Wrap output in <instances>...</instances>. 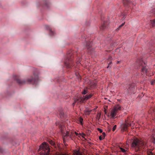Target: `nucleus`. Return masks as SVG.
Segmentation results:
<instances>
[{"mask_svg":"<svg viewBox=\"0 0 155 155\" xmlns=\"http://www.w3.org/2000/svg\"><path fill=\"white\" fill-rule=\"evenodd\" d=\"M132 146L135 148L136 152L138 151L134 155H144L145 154V152L142 150L146 149V143L145 142L136 139L133 140Z\"/></svg>","mask_w":155,"mask_h":155,"instance_id":"1","label":"nucleus"},{"mask_svg":"<svg viewBox=\"0 0 155 155\" xmlns=\"http://www.w3.org/2000/svg\"><path fill=\"white\" fill-rule=\"evenodd\" d=\"M14 79L20 85H24L26 84H36L38 81V77L37 74L34 73L32 76L26 80L21 79L20 77L18 75H15Z\"/></svg>","mask_w":155,"mask_h":155,"instance_id":"2","label":"nucleus"},{"mask_svg":"<svg viewBox=\"0 0 155 155\" xmlns=\"http://www.w3.org/2000/svg\"><path fill=\"white\" fill-rule=\"evenodd\" d=\"M56 125L58 126L61 130V132L62 134L64 140L66 139V137L68 136L70 138H71L73 136V134L71 131H66L65 127L64 125V124L61 122H57L56 123Z\"/></svg>","mask_w":155,"mask_h":155,"instance_id":"3","label":"nucleus"},{"mask_svg":"<svg viewBox=\"0 0 155 155\" xmlns=\"http://www.w3.org/2000/svg\"><path fill=\"white\" fill-rule=\"evenodd\" d=\"M42 150L40 155H49L50 148L48 144L45 142L43 143L39 147L38 151Z\"/></svg>","mask_w":155,"mask_h":155,"instance_id":"4","label":"nucleus"},{"mask_svg":"<svg viewBox=\"0 0 155 155\" xmlns=\"http://www.w3.org/2000/svg\"><path fill=\"white\" fill-rule=\"evenodd\" d=\"M139 68L141 69L140 71L142 75H147L148 73L149 69L145 62L142 60H140L138 63Z\"/></svg>","mask_w":155,"mask_h":155,"instance_id":"5","label":"nucleus"},{"mask_svg":"<svg viewBox=\"0 0 155 155\" xmlns=\"http://www.w3.org/2000/svg\"><path fill=\"white\" fill-rule=\"evenodd\" d=\"M73 56L71 53L68 54L65 57L64 61V65L68 68H71L73 66Z\"/></svg>","mask_w":155,"mask_h":155,"instance_id":"6","label":"nucleus"},{"mask_svg":"<svg viewBox=\"0 0 155 155\" xmlns=\"http://www.w3.org/2000/svg\"><path fill=\"white\" fill-rule=\"evenodd\" d=\"M121 109V107L119 105L116 106L113 109L111 110V116L113 118H114L116 116L118 111Z\"/></svg>","mask_w":155,"mask_h":155,"instance_id":"7","label":"nucleus"},{"mask_svg":"<svg viewBox=\"0 0 155 155\" xmlns=\"http://www.w3.org/2000/svg\"><path fill=\"white\" fill-rule=\"evenodd\" d=\"M92 96V94H89V95H86L85 97H79V101L80 103H83L86 102L87 100L91 98Z\"/></svg>","mask_w":155,"mask_h":155,"instance_id":"8","label":"nucleus"},{"mask_svg":"<svg viewBox=\"0 0 155 155\" xmlns=\"http://www.w3.org/2000/svg\"><path fill=\"white\" fill-rule=\"evenodd\" d=\"M120 128L121 132H123L125 131L126 129V120L124 122L120 123Z\"/></svg>","mask_w":155,"mask_h":155,"instance_id":"9","label":"nucleus"},{"mask_svg":"<svg viewBox=\"0 0 155 155\" xmlns=\"http://www.w3.org/2000/svg\"><path fill=\"white\" fill-rule=\"evenodd\" d=\"M135 89L134 84H132L130 87L128 88L127 90L129 93H132L134 92Z\"/></svg>","mask_w":155,"mask_h":155,"instance_id":"10","label":"nucleus"},{"mask_svg":"<svg viewBox=\"0 0 155 155\" xmlns=\"http://www.w3.org/2000/svg\"><path fill=\"white\" fill-rule=\"evenodd\" d=\"M84 40L85 41V45L86 46L87 48V49L90 50V48L92 46V43L91 42L88 41V40H86V39H84Z\"/></svg>","mask_w":155,"mask_h":155,"instance_id":"11","label":"nucleus"},{"mask_svg":"<svg viewBox=\"0 0 155 155\" xmlns=\"http://www.w3.org/2000/svg\"><path fill=\"white\" fill-rule=\"evenodd\" d=\"M46 28L47 29H48L49 30V34L50 35H54V33L53 31H52L51 29V27L49 26L48 25H46Z\"/></svg>","mask_w":155,"mask_h":155,"instance_id":"12","label":"nucleus"},{"mask_svg":"<svg viewBox=\"0 0 155 155\" xmlns=\"http://www.w3.org/2000/svg\"><path fill=\"white\" fill-rule=\"evenodd\" d=\"M76 103H80V102L79 101V97H77L75 98H74V102L73 103L72 105L74 106L75 105V104Z\"/></svg>","mask_w":155,"mask_h":155,"instance_id":"13","label":"nucleus"},{"mask_svg":"<svg viewBox=\"0 0 155 155\" xmlns=\"http://www.w3.org/2000/svg\"><path fill=\"white\" fill-rule=\"evenodd\" d=\"M88 92V91L87 90V88H85L84 91L82 92V94H85Z\"/></svg>","mask_w":155,"mask_h":155,"instance_id":"14","label":"nucleus"},{"mask_svg":"<svg viewBox=\"0 0 155 155\" xmlns=\"http://www.w3.org/2000/svg\"><path fill=\"white\" fill-rule=\"evenodd\" d=\"M106 25L105 24V22H104L103 24L102 25L101 27V30L104 29L106 28Z\"/></svg>","mask_w":155,"mask_h":155,"instance_id":"15","label":"nucleus"},{"mask_svg":"<svg viewBox=\"0 0 155 155\" xmlns=\"http://www.w3.org/2000/svg\"><path fill=\"white\" fill-rule=\"evenodd\" d=\"M78 121L80 122V124L81 125L83 124L82 122L83 121V119L82 117H79L78 119Z\"/></svg>","mask_w":155,"mask_h":155,"instance_id":"16","label":"nucleus"},{"mask_svg":"<svg viewBox=\"0 0 155 155\" xmlns=\"http://www.w3.org/2000/svg\"><path fill=\"white\" fill-rule=\"evenodd\" d=\"M151 24L152 26L153 27H154L155 26V19L151 21Z\"/></svg>","mask_w":155,"mask_h":155,"instance_id":"17","label":"nucleus"},{"mask_svg":"<svg viewBox=\"0 0 155 155\" xmlns=\"http://www.w3.org/2000/svg\"><path fill=\"white\" fill-rule=\"evenodd\" d=\"M125 24V22H124V23H122L121 25H120L118 28L116 30L117 31H118L121 27H122Z\"/></svg>","mask_w":155,"mask_h":155,"instance_id":"18","label":"nucleus"},{"mask_svg":"<svg viewBox=\"0 0 155 155\" xmlns=\"http://www.w3.org/2000/svg\"><path fill=\"white\" fill-rule=\"evenodd\" d=\"M147 155H155L153 154L152 152L150 151H147Z\"/></svg>","mask_w":155,"mask_h":155,"instance_id":"19","label":"nucleus"},{"mask_svg":"<svg viewBox=\"0 0 155 155\" xmlns=\"http://www.w3.org/2000/svg\"><path fill=\"white\" fill-rule=\"evenodd\" d=\"M49 143L52 146H54L55 145V143L51 140H50L49 141Z\"/></svg>","mask_w":155,"mask_h":155,"instance_id":"20","label":"nucleus"},{"mask_svg":"<svg viewBox=\"0 0 155 155\" xmlns=\"http://www.w3.org/2000/svg\"><path fill=\"white\" fill-rule=\"evenodd\" d=\"M152 142H153L154 144H155V138L153 136L152 137V139H151Z\"/></svg>","mask_w":155,"mask_h":155,"instance_id":"21","label":"nucleus"},{"mask_svg":"<svg viewBox=\"0 0 155 155\" xmlns=\"http://www.w3.org/2000/svg\"><path fill=\"white\" fill-rule=\"evenodd\" d=\"M100 116H101V114L99 113H98L97 114L96 117V118L97 119H98V120H99L100 118Z\"/></svg>","mask_w":155,"mask_h":155,"instance_id":"22","label":"nucleus"},{"mask_svg":"<svg viewBox=\"0 0 155 155\" xmlns=\"http://www.w3.org/2000/svg\"><path fill=\"white\" fill-rule=\"evenodd\" d=\"M81 60L80 59H79V60L78 61H77L76 62V64L77 66H79V64H80V61H81Z\"/></svg>","mask_w":155,"mask_h":155,"instance_id":"23","label":"nucleus"},{"mask_svg":"<svg viewBox=\"0 0 155 155\" xmlns=\"http://www.w3.org/2000/svg\"><path fill=\"white\" fill-rule=\"evenodd\" d=\"M116 127H117V125H115L113 127V128L112 131H114L115 130V129H116Z\"/></svg>","mask_w":155,"mask_h":155,"instance_id":"24","label":"nucleus"},{"mask_svg":"<svg viewBox=\"0 0 155 155\" xmlns=\"http://www.w3.org/2000/svg\"><path fill=\"white\" fill-rule=\"evenodd\" d=\"M90 112H91V111H89V110H87L86 112V114H87V115H89L90 113Z\"/></svg>","mask_w":155,"mask_h":155,"instance_id":"25","label":"nucleus"},{"mask_svg":"<svg viewBox=\"0 0 155 155\" xmlns=\"http://www.w3.org/2000/svg\"><path fill=\"white\" fill-rule=\"evenodd\" d=\"M97 130L101 133H102L103 132L102 130L100 128H98Z\"/></svg>","mask_w":155,"mask_h":155,"instance_id":"26","label":"nucleus"},{"mask_svg":"<svg viewBox=\"0 0 155 155\" xmlns=\"http://www.w3.org/2000/svg\"><path fill=\"white\" fill-rule=\"evenodd\" d=\"M3 152V150L0 147V153H2Z\"/></svg>","mask_w":155,"mask_h":155,"instance_id":"27","label":"nucleus"},{"mask_svg":"<svg viewBox=\"0 0 155 155\" xmlns=\"http://www.w3.org/2000/svg\"><path fill=\"white\" fill-rule=\"evenodd\" d=\"M120 149H121V151H122L123 152H125L126 151L124 149H123L122 148H121Z\"/></svg>","mask_w":155,"mask_h":155,"instance_id":"28","label":"nucleus"},{"mask_svg":"<svg viewBox=\"0 0 155 155\" xmlns=\"http://www.w3.org/2000/svg\"><path fill=\"white\" fill-rule=\"evenodd\" d=\"M105 135H106V134L105 133H104V132L103 133H102V135L103 136V137H104L105 136Z\"/></svg>","mask_w":155,"mask_h":155,"instance_id":"29","label":"nucleus"},{"mask_svg":"<svg viewBox=\"0 0 155 155\" xmlns=\"http://www.w3.org/2000/svg\"><path fill=\"white\" fill-rule=\"evenodd\" d=\"M151 110H153V113H154V112H155V109H154L153 108H151Z\"/></svg>","mask_w":155,"mask_h":155,"instance_id":"30","label":"nucleus"},{"mask_svg":"<svg viewBox=\"0 0 155 155\" xmlns=\"http://www.w3.org/2000/svg\"><path fill=\"white\" fill-rule=\"evenodd\" d=\"M76 76H77V77H78V78H80L81 77L80 76V75H78L77 74H76Z\"/></svg>","mask_w":155,"mask_h":155,"instance_id":"31","label":"nucleus"},{"mask_svg":"<svg viewBox=\"0 0 155 155\" xmlns=\"http://www.w3.org/2000/svg\"><path fill=\"white\" fill-rule=\"evenodd\" d=\"M80 134L83 137H84V136L85 135V134Z\"/></svg>","mask_w":155,"mask_h":155,"instance_id":"32","label":"nucleus"},{"mask_svg":"<svg viewBox=\"0 0 155 155\" xmlns=\"http://www.w3.org/2000/svg\"><path fill=\"white\" fill-rule=\"evenodd\" d=\"M99 139L100 140H102V137L101 136H100L99 137Z\"/></svg>","mask_w":155,"mask_h":155,"instance_id":"33","label":"nucleus"},{"mask_svg":"<svg viewBox=\"0 0 155 155\" xmlns=\"http://www.w3.org/2000/svg\"><path fill=\"white\" fill-rule=\"evenodd\" d=\"M104 111L105 114H107V110L104 108Z\"/></svg>","mask_w":155,"mask_h":155,"instance_id":"34","label":"nucleus"},{"mask_svg":"<svg viewBox=\"0 0 155 155\" xmlns=\"http://www.w3.org/2000/svg\"><path fill=\"white\" fill-rule=\"evenodd\" d=\"M74 133L75 134H76V136H78V133H77L76 132H74Z\"/></svg>","mask_w":155,"mask_h":155,"instance_id":"35","label":"nucleus"},{"mask_svg":"<svg viewBox=\"0 0 155 155\" xmlns=\"http://www.w3.org/2000/svg\"><path fill=\"white\" fill-rule=\"evenodd\" d=\"M154 82H155V81H152L151 82V84L152 85H153L154 84Z\"/></svg>","mask_w":155,"mask_h":155,"instance_id":"36","label":"nucleus"},{"mask_svg":"<svg viewBox=\"0 0 155 155\" xmlns=\"http://www.w3.org/2000/svg\"><path fill=\"white\" fill-rule=\"evenodd\" d=\"M153 14L155 16V9H154L153 10Z\"/></svg>","mask_w":155,"mask_h":155,"instance_id":"37","label":"nucleus"},{"mask_svg":"<svg viewBox=\"0 0 155 155\" xmlns=\"http://www.w3.org/2000/svg\"><path fill=\"white\" fill-rule=\"evenodd\" d=\"M111 62H109V63L108 64V67H109V65H110V64H111Z\"/></svg>","mask_w":155,"mask_h":155,"instance_id":"38","label":"nucleus"},{"mask_svg":"<svg viewBox=\"0 0 155 155\" xmlns=\"http://www.w3.org/2000/svg\"><path fill=\"white\" fill-rule=\"evenodd\" d=\"M125 0H123V3L124 4V5H125Z\"/></svg>","mask_w":155,"mask_h":155,"instance_id":"39","label":"nucleus"},{"mask_svg":"<svg viewBox=\"0 0 155 155\" xmlns=\"http://www.w3.org/2000/svg\"><path fill=\"white\" fill-rule=\"evenodd\" d=\"M48 3H46L45 4V5L46 6H47L48 7Z\"/></svg>","mask_w":155,"mask_h":155,"instance_id":"40","label":"nucleus"},{"mask_svg":"<svg viewBox=\"0 0 155 155\" xmlns=\"http://www.w3.org/2000/svg\"><path fill=\"white\" fill-rule=\"evenodd\" d=\"M152 111V110H150V111H149V113H153V112H151V111Z\"/></svg>","mask_w":155,"mask_h":155,"instance_id":"41","label":"nucleus"},{"mask_svg":"<svg viewBox=\"0 0 155 155\" xmlns=\"http://www.w3.org/2000/svg\"><path fill=\"white\" fill-rule=\"evenodd\" d=\"M126 126H127H127H128V123H127V125H126Z\"/></svg>","mask_w":155,"mask_h":155,"instance_id":"42","label":"nucleus"},{"mask_svg":"<svg viewBox=\"0 0 155 155\" xmlns=\"http://www.w3.org/2000/svg\"><path fill=\"white\" fill-rule=\"evenodd\" d=\"M128 0H127V3L128 2Z\"/></svg>","mask_w":155,"mask_h":155,"instance_id":"43","label":"nucleus"},{"mask_svg":"<svg viewBox=\"0 0 155 155\" xmlns=\"http://www.w3.org/2000/svg\"><path fill=\"white\" fill-rule=\"evenodd\" d=\"M96 84H94V86H96Z\"/></svg>","mask_w":155,"mask_h":155,"instance_id":"44","label":"nucleus"}]
</instances>
